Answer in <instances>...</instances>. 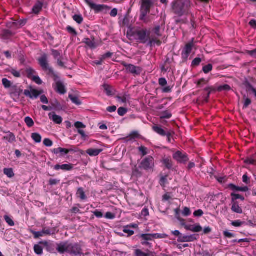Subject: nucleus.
<instances>
[{"label":"nucleus","instance_id":"obj_59","mask_svg":"<svg viewBox=\"0 0 256 256\" xmlns=\"http://www.w3.org/2000/svg\"><path fill=\"white\" fill-rule=\"evenodd\" d=\"M158 83L160 86H164L167 84V81L164 78H160L158 80Z\"/></svg>","mask_w":256,"mask_h":256},{"label":"nucleus","instance_id":"obj_53","mask_svg":"<svg viewBox=\"0 0 256 256\" xmlns=\"http://www.w3.org/2000/svg\"><path fill=\"white\" fill-rule=\"evenodd\" d=\"M66 30H68V32L74 35V36H76L77 35V32H76V30L73 28L72 27L70 26H68L67 28H66Z\"/></svg>","mask_w":256,"mask_h":256},{"label":"nucleus","instance_id":"obj_44","mask_svg":"<svg viewBox=\"0 0 256 256\" xmlns=\"http://www.w3.org/2000/svg\"><path fill=\"white\" fill-rule=\"evenodd\" d=\"M212 69V66L211 64H208L203 67L202 70L205 74H208Z\"/></svg>","mask_w":256,"mask_h":256},{"label":"nucleus","instance_id":"obj_30","mask_svg":"<svg viewBox=\"0 0 256 256\" xmlns=\"http://www.w3.org/2000/svg\"><path fill=\"white\" fill-rule=\"evenodd\" d=\"M132 17H124L123 20L122 24L124 26L128 27V30L130 28H130L132 26V20H131Z\"/></svg>","mask_w":256,"mask_h":256},{"label":"nucleus","instance_id":"obj_3","mask_svg":"<svg viewBox=\"0 0 256 256\" xmlns=\"http://www.w3.org/2000/svg\"><path fill=\"white\" fill-rule=\"evenodd\" d=\"M190 2L188 0H174L172 3V10L175 14L183 15L188 10Z\"/></svg>","mask_w":256,"mask_h":256},{"label":"nucleus","instance_id":"obj_31","mask_svg":"<svg viewBox=\"0 0 256 256\" xmlns=\"http://www.w3.org/2000/svg\"><path fill=\"white\" fill-rule=\"evenodd\" d=\"M70 151H72V150H69L68 149H65V148H54L53 150V152L56 154H58L59 153H62V154L64 153V154H68Z\"/></svg>","mask_w":256,"mask_h":256},{"label":"nucleus","instance_id":"obj_29","mask_svg":"<svg viewBox=\"0 0 256 256\" xmlns=\"http://www.w3.org/2000/svg\"><path fill=\"white\" fill-rule=\"evenodd\" d=\"M172 116L171 113L168 110L162 112L160 114V120H164V118H170Z\"/></svg>","mask_w":256,"mask_h":256},{"label":"nucleus","instance_id":"obj_8","mask_svg":"<svg viewBox=\"0 0 256 256\" xmlns=\"http://www.w3.org/2000/svg\"><path fill=\"white\" fill-rule=\"evenodd\" d=\"M154 166V158L151 156H148L144 158L140 162V167L146 170H152Z\"/></svg>","mask_w":256,"mask_h":256},{"label":"nucleus","instance_id":"obj_35","mask_svg":"<svg viewBox=\"0 0 256 256\" xmlns=\"http://www.w3.org/2000/svg\"><path fill=\"white\" fill-rule=\"evenodd\" d=\"M32 138L36 143H40L42 140V137L38 133H32Z\"/></svg>","mask_w":256,"mask_h":256},{"label":"nucleus","instance_id":"obj_48","mask_svg":"<svg viewBox=\"0 0 256 256\" xmlns=\"http://www.w3.org/2000/svg\"><path fill=\"white\" fill-rule=\"evenodd\" d=\"M129 226H127L124 228L123 232L124 233L128 234V236H132L134 234V232L132 230L128 229Z\"/></svg>","mask_w":256,"mask_h":256},{"label":"nucleus","instance_id":"obj_25","mask_svg":"<svg viewBox=\"0 0 256 256\" xmlns=\"http://www.w3.org/2000/svg\"><path fill=\"white\" fill-rule=\"evenodd\" d=\"M185 228L193 232H200L202 230V228L200 225L186 226Z\"/></svg>","mask_w":256,"mask_h":256},{"label":"nucleus","instance_id":"obj_23","mask_svg":"<svg viewBox=\"0 0 256 256\" xmlns=\"http://www.w3.org/2000/svg\"><path fill=\"white\" fill-rule=\"evenodd\" d=\"M14 33L9 30H4L1 34V36L4 40H8L14 36Z\"/></svg>","mask_w":256,"mask_h":256},{"label":"nucleus","instance_id":"obj_14","mask_svg":"<svg viewBox=\"0 0 256 256\" xmlns=\"http://www.w3.org/2000/svg\"><path fill=\"white\" fill-rule=\"evenodd\" d=\"M44 0H37L32 8V12L34 14H38L42 10Z\"/></svg>","mask_w":256,"mask_h":256},{"label":"nucleus","instance_id":"obj_56","mask_svg":"<svg viewBox=\"0 0 256 256\" xmlns=\"http://www.w3.org/2000/svg\"><path fill=\"white\" fill-rule=\"evenodd\" d=\"M52 144V142L49 138H45L44 140V144L46 146H51Z\"/></svg>","mask_w":256,"mask_h":256},{"label":"nucleus","instance_id":"obj_37","mask_svg":"<svg viewBox=\"0 0 256 256\" xmlns=\"http://www.w3.org/2000/svg\"><path fill=\"white\" fill-rule=\"evenodd\" d=\"M4 139L9 142H12L15 140V136L12 133H10L4 136Z\"/></svg>","mask_w":256,"mask_h":256},{"label":"nucleus","instance_id":"obj_22","mask_svg":"<svg viewBox=\"0 0 256 256\" xmlns=\"http://www.w3.org/2000/svg\"><path fill=\"white\" fill-rule=\"evenodd\" d=\"M76 196L78 198H80L82 200L86 199V196L85 194L84 190L82 188H79L78 189L77 192L76 193Z\"/></svg>","mask_w":256,"mask_h":256},{"label":"nucleus","instance_id":"obj_39","mask_svg":"<svg viewBox=\"0 0 256 256\" xmlns=\"http://www.w3.org/2000/svg\"><path fill=\"white\" fill-rule=\"evenodd\" d=\"M4 174L7 176L8 178H12L14 176V173L12 168H4Z\"/></svg>","mask_w":256,"mask_h":256},{"label":"nucleus","instance_id":"obj_27","mask_svg":"<svg viewBox=\"0 0 256 256\" xmlns=\"http://www.w3.org/2000/svg\"><path fill=\"white\" fill-rule=\"evenodd\" d=\"M84 42L91 48H95L97 46V45L94 40H91L88 38H84Z\"/></svg>","mask_w":256,"mask_h":256},{"label":"nucleus","instance_id":"obj_5","mask_svg":"<svg viewBox=\"0 0 256 256\" xmlns=\"http://www.w3.org/2000/svg\"><path fill=\"white\" fill-rule=\"evenodd\" d=\"M38 62L42 70L45 71H48V74H52L54 77V80L56 81L58 78L54 72L52 68L49 66L48 62L47 55L46 54H43L38 59Z\"/></svg>","mask_w":256,"mask_h":256},{"label":"nucleus","instance_id":"obj_18","mask_svg":"<svg viewBox=\"0 0 256 256\" xmlns=\"http://www.w3.org/2000/svg\"><path fill=\"white\" fill-rule=\"evenodd\" d=\"M54 168L56 170H62L64 171H69L73 168V165L72 164H56L54 166Z\"/></svg>","mask_w":256,"mask_h":256},{"label":"nucleus","instance_id":"obj_50","mask_svg":"<svg viewBox=\"0 0 256 256\" xmlns=\"http://www.w3.org/2000/svg\"><path fill=\"white\" fill-rule=\"evenodd\" d=\"M138 150L142 153V156H144L148 154L147 148L143 146L138 148Z\"/></svg>","mask_w":256,"mask_h":256},{"label":"nucleus","instance_id":"obj_42","mask_svg":"<svg viewBox=\"0 0 256 256\" xmlns=\"http://www.w3.org/2000/svg\"><path fill=\"white\" fill-rule=\"evenodd\" d=\"M2 84L6 88H10L12 86L11 82L5 78H2Z\"/></svg>","mask_w":256,"mask_h":256},{"label":"nucleus","instance_id":"obj_57","mask_svg":"<svg viewBox=\"0 0 256 256\" xmlns=\"http://www.w3.org/2000/svg\"><path fill=\"white\" fill-rule=\"evenodd\" d=\"M32 80L38 84H42V80L38 76H33Z\"/></svg>","mask_w":256,"mask_h":256},{"label":"nucleus","instance_id":"obj_34","mask_svg":"<svg viewBox=\"0 0 256 256\" xmlns=\"http://www.w3.org/2000/svg\"><path fill=\"white\" fill-rule=\"evenodd\" d=\"M102 86L104 88V92L106 93V94L108 96H112L113 94L112 91V88L108 84H104Z\"/></svg>","mask_w":256,"mask_h":256},{"label":"nucleus","instance_id":"obj_61","mask_svg":"<svg viewBox=\"0 0 256 256\" xmlns=\"http://www.w3.org/2000/svg\"><path fill=\"white\" fill-rule=\"evenodd\" d=\"M182 214L184 216H188L190 214V210L187 208L185 207L182 211Z\"/></svg>","mask_w":256,"mask_h":256},{"label":"nucleus","instance_id":"obj_28","mask_svg":"<svg viewBox=\"0 0 256 256\" xmlns=\"http://www.w3.org/2000/svg\"><path fill=\"white\" fill-rule=\"evenodd\" d=\"M152 130L157 134H158L162 136H165L166 135V132L162 129L161 128L157 126H152Z\"/></svg>","mask_w":256,"mask_h":256},{"label":"nucleus","instance_id":"obj_2","mask_svg":"<svg viewBox=\"0 0 256 256\" xmlns=\"http://www.w3.org/2000/svg\"><path fill=\"white\" fill-rule=\"evenodd\" d=\"M56 250L60 254L68 252L74 256L82 254V248L78 244L70 243L68 242H62L58 244Z\"/></svg>","mask_w":256,"mask_h":256},{"label":"nucleus","instance_id":"obj_52","mask_svg":"<svg viewBox=\"0 0 256 256\" xmlns=\"http://www.w3.org/2000/svg\"><path fill=\"white\" fill-rule=\"evenodd\" d=\"M242 182L246 184H250V178H248L246 174H244L243 176H242Z\"/></svg>","mask_w":256,"mask_h":256},{"label":"nucleus","instance_id":"obj_9","mask_svg":"<svg viewBox=\"0 0 256 256\" xmlns=\"http://www.w3.org/2000/svg\"><path fill=\"white\" fill-rule=\"evenodd\" d=\"M122 64L125 67L128 73L131 74L134 76L140 75L142 72V68L139 66L132 64H128L124 62H122Z\"/></svg>","mask_w":256,"mask_h":256},{"label":"nucleus","instance_id":"obj_17","mask_svg":"<svg viewBox=\"0 0 256 256\" xmlns=\"http://www.w3.org/2000/svg\"><path fill=\"white\" fill-rule=\"evenodd\" d=\"M56 90L61 94H64L66 92L65 86L60 81H57L56 83Z\"/></svg>","mask_w":256,"mask_h":256},{"label":"nucleus","instance_id":"obj_16","mask_svg":"<svg viewBox=\"0 0 256 256\" xmlns=\"http://www.w3.org/2000/svg\"><path fill=\"white\" fill-rule=\"evenodd\" d=\"M49 118L52 120L54 123L56 124H60L62 122V118L58 115H56L55 112H52L48 114Z\"/></svg>","mask_w":256,"mask_h":256},{"label":"nucleus","instance_id":"obj_32","mask_svg":"<svg viewBox=\"0 0 256 256\" xmlns=\"http://www.w3.org/2000/svg\"><path fill=\"white\" fill-rule=\"evenodd\" d=\"M68 98L74 104L78 106L82 104L80 100H79L78 96L72 94H70Z\"/></svg>","mask_w":256,"mask_h":256},{"label":"nucleus","instance_id":"obj_19","mask_svg":"<svg viewBox=\"0 0 256 256\" xmlns=\"http://www.w3.org/2000/svg\"><path fill=\"white\" fill-rule=\"evenodd\" d=\"M22 90L16 86H12L10 88V93L14 96H20Z\"/></svg>","mask_w":256,"mask_h":256},{"label":"nucleus","instance_id":"obj_62","mask_svg":"<svg viewBox=\"0 0 256 256\" xmlns=\"http://www.w3.org/2000/svg\"><path fill=\"white\" fill-rule=\"evenodd\" d=\"M200 62L201 59L200 58H196L193 60L192 62V64L193 66H198Z\"/></svg>","mask_w":256,"mask_h":256},{"label":"nucleus","instance_id":"obj_1","mask_svg":"<svg viewBox=\"0 0 256 256\" xmlns=\"http://www.w3.org/2000/svg\"><path fill=\"white\" fill-rule=\"evenodd\" d=\"M126 34L129 39L134 38L142 44H146L148 41L149 44L151 46L154 44L160 46L161 44L160 41L157 40L153 35H150L146 29L130 28L128 30Z\"/></svg>","mask_w":256,"mask_h":256},{"label":"nucleus","instance_id":"obj_58","mask_svg":"<svg viewBox=\"0 0 256 256\" xmlns=\"http://www.w3.org/2000/svg\"><path fill=\"white\" fill-rule=\"evenodd\" d=\"M228 188L234 192L240 191V188L238 186H236L233 184H230L228 186Z\"/></svg>","mask_w":256,"mask_h":256},{"label":"nucleus","instance_id":"obj_21","mask_svg":"<svg viewBox=\"0 0 256 256\" xmlns=\"http://www.w3.org/2000/svg\"><path fill=\"white\" fill-rule=\"evenodd\" d=\"M102 151V149L89 148L86 150V152L91 156H98Z\"/></svg>","mask_w":256,"mask_h":256},{"label":"nucleus","instance_id":"obj_36","mask_svg":"<svg viewBox=\"0 0 256 256\" xmlns=\"http://www.w3.org/2000/svg\"><path fill=\"white\" fill-rule=\"evenodd\" d=\"M140 236L143 240L145 241L152 240L154 239L152 234H142Z\"/></svg>","mask_w":256,"mask_h":256},{"label":"nucleus","instance_id":"obj_15","mask_svg":"<svg viewBox=\"0 0 256 256\" xmlns=\"http://www.w3.org/2000/svg\"><path fill=\"white\" fill-rule=\"evenodd\" d=\"M196 240V238L194 234L190 236H184L182 234V236L178 238V241L180 242H192Z\"/></svg>","mask_w":256,"mask_h":256},{"label":"nucleus","instance_id":"obj_38","mask_svg":"<svg viewBox=\"0 0 256 256\" xmlns=\"http://www.w3.org/2000/svg\"><path fill=\"white\" fill-rule=\"evenodd\" d=\"M24 122L28 128H31L34 125V120L29 116L25 118Z\"/></svg>","mask_w":256,"mask_h":256},{"label":"nucleus","instance_id":"obj_20","mask_svg":"<svg viewBox=\"0 0 256 256\" xmlns=\"http://www.w3.org/2000/svg\"><path fill=\"white\" fill-rule=\"evenodd\" d=\"M162 162L164 166L168 170L172 168L173 166L172 162L170 158H164L162 160Z\"/></svg>","mask_w":256,"mask_h":256},{"label":"nucleus","instance_id":"obj_47","mask_svg":"<svg viewBox=\"0 0 256 256\" xmlns=\"http://www.w3.org/2000/svg\"><path fill=\"white\" fill-rule=\"evenodd\" d=\"M153 238H165L168 237V236L166 234H152Z\"/></svg>","mask_w":256,"mask_h":256},{"label":"nucleus","instance_id":"obj_11","mask_svg":"<svg viewBox=\"0 0 256 256\" xmlns=\"http://www.w3.org/2000/svg\"><path fill=\"white\" fill-rule=\"evenodd\" d=\"M56 229L54 228L49 229V228H44L40 232H32L34 235V237L35 238H38L40 236H43L44 234L46 235H52L56 234Z\"/></svg>","mask_w":256,"mask_h":256},{"label":"nucleus","instance_id":"obj_55","mask_svg":"<svg viewBox=\"0 0 256 256\" xmlns=\"http://www.w3.org/2000/svg\"><path fill=\"white\" fill-rule=\"evenodd\" d=\"M140 136L138 132L134 131L131 132L129 136L130 140L137 138Z\"/></svg>","mask_w":256,"mask_h":256},{"label":"nucleus","instance_id":"obj_43","mask_svg":"<svg viewBox=\"0 0 256 256\" xmlns=\"http://www.w3.org/2000/svg\"><path fill=\"white\" fill-rule=\"evenodd\" d=\"M34 251L37 254L40 255L42 254L43 249L38 244H36L34 246Z\"/></svg>","mask_w":256,"mask_h":256},{"label":"nucleus","instance_id":"obj_45","mask_svg":"<svg viewBox=\"0 0 256 256\" xmlns=\"http://www.w3.org/2000/svg\"><path fill=\"white\" fill-rule=\"evenodd\" d=\"M52 54L54 58L57 60L58 59H60V54L58 51L56 50H52Z\"/></svg>","mask_w":256,"mask_h":256},{"label":"nucleus","instance_id":"obj_33","mask_svg":"<svg viewBox=\"0 0 256 256\" xmlns=\"http://www.w3.org/2000/svg\"><path fill=\"white\" fill-rule=\"evenodd\" d=\"M27 76L29 78H32L33 76H34V74H36V72L31 68H27L26 70Z\"/></svg>","mask_w":256,"mask_h":256},{"label":"nucleus","instance_id":"obj_26","mask_svg":"<svg viewBox=\"0 0 256 256\" xmlns=\"http://www.w3.org/2000/svg\"><path fill=\"white\" fill-rule=\"evenodd\" d=\"M154 36L158 38L162 36V34L160 32V26H155V28L152 30V34Z\"/></svg>","mask_w":256,"mask_h":256},{"label":"nucleus","instance_id":"obj_41","mask_svg":"<svg viewBox=\"0 0 256 256\" xmlns=\"http://www.w3.org/2000/svg\"><path fill=\"white\" fill-rule=\"evenodd\" d=\"M230 90V87L228 84H224L218 87L217 90L218 92H228Z\"/></svg>","mask_w":256,"mask_h":256},{"label":"nucleus","instance_id":"obj_46","mask_svg":"<svg viewBox=\"0 0 256 256\" xmlns=\"http://www.w3.org/2000/svg\"><path fill=\"white\" fill-rule=\"evenodd\" d=\"M4 218L6 222L8 223V224L9 226H14V221L8 216H4Z\"/></svg>","mask_w":256,"mask_h":256},{"label":"nucleus","instance_id":"obj_7","mask_svg":"<svg viewBox=\"0 0 256 256\" xmlns=\"http://www.w3.org/2000/svg\"><path fill=\"white\" fill-rule=\"evenodd\" d=\"M26 22V18H18L17 20L11 18L10 20L7 22L6 26L10 28L16 29L24 26Z\"/></svg>","mask_w":256,"mask_h":256},{"label":"nucleus","instance_id":"obj_51","mask_svg":"<svg viewBox=\"0 0 256 256\" xmlns=\"http://www.w3.org/2000/svg\"><path fill=\"white\" fill-rule=\"evenodd\" d=\"M127 112V110L124 108L120 107L118 109V112L120 116H124Z\"/></svg>","mask_w":256,"mask_h":256},{"label":"nucleus","instance_id":"obj_54","mask_svg":"<svg viewBox=\"0 0 256 256\" xmlns=\"http://www.w3.org/2000/svg\"><path fill=\"white\" fill-rule=\"evenodd\" d=\"M74 126L76 128L80 129L81 128H84L86 126L82 122H76L74 124Z\"/></svg>","mask_w":256,"mask_h":256},{"label":"nucleus","instance_id":"obj_24","mask_svg":"<svg viewBox=\"0 0 256 256\" xmlns=\"http://www.w3.org/2000/svg\"><path fill=\"white\" fill-rule=\"evenodd\" d=\"M192 42H190L186 46L183 52V55H184L186 56H188L190 53L193 46Z\"/></svg>","mask_w":256,"mask_h":256},{"label":"nucleus","instance_id":"obj_12","mask_svg":"<svg viewBox=\"0 0 256 256\" xmlns=\"http://www.w3.org/2000/svg\"><path fill=\"white\" fill-rule=\"evenodd\" d=\"M173 158L180 163H185L188 160L187 155L180 151L176 152L173 154Z\"/></svg>","mask_w":256,"mask_h":256},{"label":"nucleus","instance_id":"obj_49","mask_svg":"<svg viewBox=\"0 0 256 256\" xmlns=\"http://www.w3.org/2000/svg\"><path fill=\"white\" fill-rule=\"evenodd\" d=\"M244 101L243 108H246L249 105H250L252 102L250 98H246L245 95L244 96Z\"/></svg>","mask_w":256,"mask_h":256},{"label":"nucleus","instance_id":"obj_40","mask_svg":"<svg viewBox=\"0 0 256 256\" xmlns=\"http://www.w3.org/2000/svg\"><path fill=\"white\" fill-rule=\"evenodd\" d=\"M243 84L245 86L246 90L248 92H251L252 90V89H254V88L246 79L244 82Z\"/></svg>","mask_w":256,"mask_h":256},{"label":"nucleus","instance_id":"obj_6","mask_svg":"<svg viewBox=\"0 0 256 256\" xmlns=\"http://www.w3.org/2000/svg\"><path fill=\"white\" fill-rule=\"evenodd\" d=\"M154 0H142L140 4V16H147L154 6Z\"/></svg>","mask_w":256,"mask_h":256},{"label":"nucleus","instance_id":"obj_10","mask_svg":"<svg viewBox=\"0 0 256 256\" xmlns=\"http://www.w3.org/2000/svg\"><path fill=\"white\" fill-rule=\"evenodd\" d=\"M232 196V210L235 212H240V208L239 206L238 202L236 201L237 200L240 198V196L238 194H235L234 192L231 194Z\"/></svg>","mask_w":256,"mask_h":256},{"label":"nucleus","instance_id":"obj_63","mask_svg":"<svg viewBox=\"0 0 256 256\" xmlns=\"http://www.w3.org/2000/svg\"><path fill=\"white\" fill-rule=\"evenodd\" d=\"M93 214L96 217L98 218H102L103 216L102 213L100 211L96 210L93 212Z\"/></svg>","mask_w":256,"mask_h":256},{"label":"nucleus","instance_id":"obj_64","mask_svg":"<svg viewBox=\"0 0 256 256\" xmlns=\"http://www.w3.org/2000/svg\"><path fill=\"white\" fill-rule=\"evenodd\" d=\"M204 214L202 210H198L194 212V214L195 216H201Z\"/></svg>","mask_w":256,"mask_h":256},{"label":"nucleus","instance_id":"obj_4","mask_svg":"<svg viewBox=\"0 0 256 256\" xmlns=\"http://www.w3.org/2000/svg\"><path fill=\"white\" fill-rule=\"evenodd\" d=\"M84 0L90 8L94 12L95 14H106L111 9L110 7L105 4H97L94 2L93 0Z\"/></svg>","mask_w":256,"mask_h":256},{"label":"nucleus","instance_id":"obj_60","mask_svg":"<svg viewBox=\"0 0 256 256\" xmlns=\"http://www.w3.org/2000/svg\"><path fill=\"white\" fill-rule=\"evenodd\" d=\"M136 256H148V254L142 252L140 250H136L135 251Z\"/></svg>","mask_w":256,"mask_h":256},{"label":"nucleus","instance_id":"obj_13","mask_svg":"<svg viewBox=\"0 0 256 256\" xmlns=\"http://www.w3.org/2000/svg\"><path fill=\"white\" fill-rule=\"evenodd\" d=\"M42 93V90H38L32 88L30 90H26L24 91V94L26 96L30 97V98H36Z\"/></svg>","mask_w":256,"mask_h":256}]
</instances>
